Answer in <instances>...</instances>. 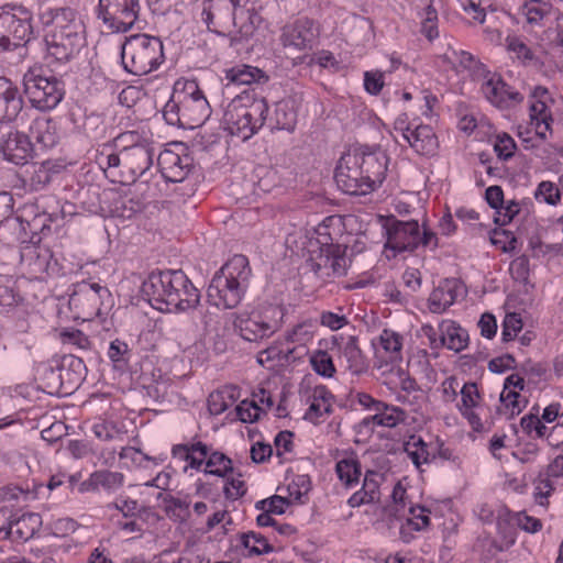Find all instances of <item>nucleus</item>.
<instances>
[{"instance_id":"1","label":"nucleus","mask_w":563,"mask_h":563,"mask_svg":"<svg viewBox=\"0 0 563 563\" xmlns=\"http://www.w3.org/2000/svg\"><path fill=\"white\" fill-rule=\"evenodd\" d=\"M41 23L49 27L45 35L47 52L58 62H67L85 45V24L69 7H42Z\"/></svg>"},{"instance_id":"2","label":"nucleus","mask_w":563,"mask_h":563,"mask_svg":"<svg viewBox=\"0 0 563 563\" xmlns=\"http://www.w3.org/2000/svg\"><path fill=\"white\" fill-rule=\"evenodd\" d=\"M141 290L148 302L159 310L163 308L156 305L164 303L167 310L186 311L196 308L200 300L198 289L180 269L150 274Z\"/></svg>"},{"instance_id":"3","label":"nucleus","mask_w":563,"mask_h":563,"mask_svg":"<svg viewBox=\"0 0 563 563\" xmlns=\"http://www.w3.org/2000/svg\"><path fill=\"white\" fill-rule=\"evenodd\" d=\"M342 227L341 217H328L318 227L316 241L309 242L307 266L321 279L346 274L349 266V260L345 256L346 246L334 243V238L329 231L331 228L340 231Z\"/></svg>"},{"instance_id":"4","label":"nucleus","mask_w":563,"mask_h":563,"mask_svg":"<svg viewBox=\"0 0 563 563\" xmlns=\"http://www.w3.org/2000/svg\"><path fill=\"white\" fill-rule=\"evenodd\" d=\"M268 104L264 98L239 97L232 100L223 114L224 129L242 141L249 140L264 125Z\"/></svg>"},{"instance_id":"5","label":"nucleus","mask_w":563,"mask_h":563,"mask_svg":"<svg viewBox=\"0 0 563 563\" xmlns=\"http://www.w3.org/2000/svg\"><path fill=\"white\" fill-rule=\"evenodd\" d=\"M121 59L128 73L147 75L164 59L163 43L158 37L147 34L130 35L122 44Z\"/></svg>"},{"instance_id":"6","label":"nucleus","mask_w":563,"mask_h":563,"mask_svg":"<svg viewBox=\"0 0 563 563\" xmlns=\"http://www.w3.org/2000/svg\"><path fill=\"white\" fill-rule=\"evenodd\" d=\"M23 88L30 103L41 110H52L62 101L64 84L43 68H30L23 76Z\"/></svg>"},{"instance_id":"7","label":"nucleus","mask_w":563,"mask_h":563,"mask_svg":"<svg viewBox=\"0 0 563 563\" xmlns=\"http://www.w3.org/2000/svg\"><path fill=\"white\" fill-rule=\"evenodd\" d=\"M283 309L276 305H263L250 313L240 314L234 327L241 338L249 342H260L271 338L282 327Z\"/></svg>"},{"instance_id":"8","label":"nucleus","mask_w":563,"mask_h":563,"mask_svg":"<svg viewBox=\"0 0 563 563\" xmlns=\"http://www.w3.org/2000/svg\"><path fill=\"white\" fill-rule=\"evenodd\" d=\"M140 12V0H99L96 9L97 18L113 33L130 31Z\"/></svg>"},{"instance_id":"9","label":"nucleus","mask_w":563,"mask_h":563,"mask_svg":"<svg viewBox=\"0 0 563 563\" xmlns=\"http://www.w3.org/2000/svg\"><path fill=\"white\" fill-rule=\"evenodd\" d=\"M31 12L22 7L0 12V52L26 43L32 35Z\"/></svg>"},{"instance_id":"10","label":"nucleus","mask_w":563,"mask_h":563,"mask_svg":"<svg viewBox=\"0 0 563 563\" xmlns=\"http://www.w3.org/2000/svg\"><path fill=\"white\" fill-rule=\"evenodd\" d=\"M180 97V109L183 111V128L195 129L201 126L210 117L211 108L203 92L195 80L183 84Z\"/></svg>"},{"instance_id":"11","label":"nucleus","mask_w":563,"mask_h":563,"mask_svg":"<svg viewBox=\"0 0 563 563\" xmlns=\"http://www.w3.org/2000/svg\"><path fill=\"white\" fill-rule=\"evenodd\" d=\"M109 296V290L100 284L82 280L75 285L68 305L77 318L89 320L100 314L103 298Z\"/></svg>"},{"instance_id":"12","label":"nucleus","mask_w":563,"mask_h":563,"mask_svg":"<svg viewBox=\"0 0 563 563\" xmlns=\"http://www.w3.org/2000/svg\"><path fill=\"white\" fill-rule=\"evenodd\" d=\"M334 179L338 187L349 195H366L372 187L358 163L357 155L349 153L343 155L335 168Z\"/></svg>"},{"instance_id":"13","label":"nucleus","mask_w":563,"mask_h":563,"mask_svg":"<svg viewBox=\"0 0 563 563\" xmlns=\"http://www.w3.org/2000/svg\"><path fill=\"white\" fill-rule=\"evenodd\" d=\"M33 154L30 137L10 124H0V155L14 165H25Z\"/></svg>"},{"instance_id":"14","label":"nucleus","mask_w":563,"mask_h":563,"mask_svg":"<svg viewBox=\"0 0 563 563\" xmlns=\"http://www.w3.org/2000/svg\"><path fill=\"white\" fill-rule=\"evenodd\" d=\"M234 0H206L202 8V20L208 30L225 34L232 33Z\"/></svg>"},{"instance_id":"15","label":"nucleus","mask_w":563,"mask_h":563,"mask_svg":"<svg viewBox=\"0 0 563 563\" xmlns=\"http://www.w3.org/2000/svg\"><path fill=\"white\" fill-rule=\"evenodd\" d=\"M246 288L239 283L229 280L228 278L216 274L208 287V300L224 309L235 308L242 300Z\"/></svg>"},{"instance_id":"16","label":"nucleus","mask_w":563,"mask_h":563,"mask_svg":"<svg viewBox=\"0 0 563 563\" xmlns=\"http://www.w3.org/2000/svg\"><path fill=\"white\" fill-rule=\"evenodd\" d=\"M419 224L417 221H395L387 229L386 247L397 252H412L418 247Z\"/></svg>"},{"instance_id":"17","label":"nucleus","mask_w":563,"mask_h":563,"mask_svg":"<svg viewBox=\"0 0 563 563\" xmlns=\"http://www.w3.org/2000/svg\"><path fill=\"white\" fill-rule=\"evenodd\" d=\"M314 38L313 21L308 18L297 19L283 27L282 43L285 47L305 51L312 47Z\"/></svg>"},{"instance_id":"18","label":"nucleus","mask_w":563,"mask_h":563,"mask_svg":"<svg viewBox=\"0 0 563 563\" xmlns=\"http://www.w3.org/2000/svg\"><path fill=\"white\" fill-rule=\"evenodd\" d=\"M485 98L499 109H509L523 101V96L514 90L501 77L493 76L482 85Z\"/></svg>"},{"instance_id":"19","label":"nucleus","mask_w":563,"mask_h":563,"mask_svg":"<svg viewBox=\"0 0 563 563\" xmlns=\"http://www.w3.org/2000/svg\"><path fill=\"white\" fill-rule=\"evenodd\" d=\"M154 150L150 144L122 151L123 175L128 181H135L153 165Z\"/></svg>"},{"instance_id":"20","label":"nucleus","mask_w":563,"mask_h":563,"mask_svg":"<svg viewBox=\"0 0 563 563\" xmlns=\"http://www.w3.org/2000/svg\"><path fill=\"white\" fill-rule=\"evenodd\" d=\"M52 253L45 247L35 243H23L20 249V263L25 271L40 277L42 274H49Z\"/></svg>"},{"instance_id":"21","label":"nucleus","mask_w":563,"mask_h":563,"mask_svg":"<svg viewBox=\"0 0 563 563\" xmlns=\"http://www.w3.org/2000/svg\"><path fill=\"white\" fill-rule=\"evenodd\" d=\"M23 109L18 88L8 79L0 78V124L13 122Z\"/></svg>"},{"instance_id":"22","label":"nucleus","mask_w":563,"mask_h":563,"mask_svg":"<svg viewBox=\"0 0 563 563\" xmlns=\"http://www.w3.org/2000/svg\"><path fill=\"white\" fill-rule=\"evenodd\" d=\"M157 163L163 177L170 183L183 181L191 167V158L188 155L180 156L168 150L158 155Z\"/></svg>"},{"instance_id":"23","label":"nucleus","mask_w":563,"mask_h":563,"mask_svg":"<svg viewBox=\"0 0 563 563\" xmlns=\"http://www.w3.org/2000/svg\"><path fill=\"white\" fill-rule=\"evenodd\" d=\"M372 190L383 183L387 172L388 156L385 152H354Z\"/></svg>"},{"instance_id":"24","label":"nucleus","mask_w":563,"mask_h":563,"mask_svg":"<svg viewBox=\"0 0 563 563\" xmlns=\"http://www.w3.org/2000/svg\"><path fill=\"white\" fill-rule=\"evenodd\" d=\"M232 32L235 30L242 36H251L261 22V16L250 0H234Z\"/></svg>"},{"instance_id":"25","label":"nucleus","mask_w":563,"mask_h":563,"mask_svg":"<svg viewBox=\"0 0 563 563\" xmlns=\"http://www.w3.org/2000/svg\"><path fill=\"white\" fill-rule=\"evenodd\" d=\"M459 289H461V284L457 279L442 280L428 299L430 311L433 313L444 312L456 300Z\"/></svg>"},{"instance_id":"26","label":"nucleus","mask_w":563,"mask_h":563,"mask_svg":"<svg viewBox=\"0 0 563 563\" xmlns=\"http://www.w3.org/2000/svg\"><path fill=\"white\" fill-rule=\"evenodd\" d=\"M408 144L420 155H433L438 148V139L430 125H417L408 133Z\"/></svg>"},{"instance_id":"27","label":"nucleus","mask_w":563,"mask_h":563,"mask_svg":"<svg viewBox=\"0 0 563 563\" xmlns=\"http://www.w3.org/2000/svg\"><path fill=\"white\" fill-rule=\"evenodd\" d=\"M41 527L42 518L38 514H23L16 520H11L9 539L19 542H25L33 538Z\"/></svg>"},{"instance_id":"28","label":"nucleus","mask_w":563,"mask_h":563,"mask_svg":"<svg viewBox=\"0 0 563 563\" xmlns=\"http://www.w3.org/2000/svg\"><path fill=\"white\" fill-rule=\"evenodd\" d=\"M379 473L367 471L362 488L354 493L347 500L350 507L355 508L364 504H371L379 500Z\"/></svg>"},{"instance_id":"29","label":"nucleus","mask_w":563,"mask_h":563,"mask_svg":"<svg viewBox=\"0 0 563 563\" xmlns=\"http://www.w3.org/2000/svg\"><path fill=\"white\" fill-rule=\"evenodd\" d=\"M30 134L44 148L54 147L59 139L56 123L46 117H37L32 121Z\"/></svg>"},{"instance_id":"30","label":"nucleus","mask_w":563,"mask_h":563,"mask_svg":"<svg viewBox=\"0 0 563 563\" xmlns=\"http://www.w3.org/2000/svg\"><path fill=\"white\" fill-rule=\"evenodd\" d=\"M216 274L228 278L231 280V283L236 282L241 286L247 288L251 277L249 260L242 254H236L230 258Z\"/></svg>"},{"instance_id":"31","label":"nucleus","mask_w":563,"mask_h":563,"mask_svg":"<svg viewBox=\"0 0 563 563\" xmlns=\"http://www.w3.org/2000/svg\"><path fill=\"white\" fill-rule=\"evenodd\" d=\"M531 124L536 128V134L541 140H547V132H552V113L545 100L532 101L529 107Z\"/></svg>"},{"instance_id":"32","label":"nucleus","mask_w":563,"mask_h":563,"mask_svg":"<svg viewBox=\"0 0 563 563\" xmlns=\"http://www.w3.org/2000/svg\"><path fill=\"white\" fill-rule=\"evenodd\" d=\"M124 476L119 472L96 471L89 478L82 482L81 488L86 490H97L100 487L106 490H115L123 485Z\"/></svg>"},{"instance_id":"33","label":"nucleus","mask_w":563,"mask_h":563,"mask_svg":"<svg viewBox=\"0 0 563 563\" xmlns=\"http://www.w3.org/2000/svg\"><path fill=\"white\" fill-rule=\"evenodd\" d=\"M225 78L236 85L265 84L269 79L265 71L250 65H239L228 69Z\"/></svg>"},{"instance_id":"34","label":"nucleus","mask_w":563,"mask_h":563,"mask_svg":"<svg viewBox=\"0 0 563 563\" xmlns=\"http://www.w3.org/2000/svg\"><path fill=\"white\" fill-rule=\"evenodd\" d=\"M341 357L345 361L347 369L352 374H361L367 369L366 360L357 345L356 336H349L342 347Z\"/></svg>"},{"instance_id":"35","label":"nucleus","mask_w":563,"mask_h":563,"mask_svg":"<svg viewBox=\"0 0 563 563\" xmlns=\"http://www.w3.org/2000/svg\"><path fill=\"white\" fill-rule=\"evenodd\" d=\"M311 404L305 413V419L316 421L323 413H330L332 406L330 399L332 398L331 393L324 386L314 387L311 395Z\"/></svg>"},{"instance_id":"36","label":"nucleus","mask_w":563,"mask_h":563,"mask_svg":"<svg viewBox=\"0 0 563 563\" xmlns=\"http://www.w3.org/2000/svg\"><path fill=\"white\" fill-rule=\"evenodd\" d=\"M404 450L417 468H420L422 464L432 462L435 457V453L430 451L429 444L416 435H411L405 442Z\"/></svg>"},{"instance_id":"37","label":"nucleus","mask_w":563,"mask_h":563,"mask_svg":"<svg viewBox=\"0 0 563 563\" xmlns=\"http://www.w3.org/2000/svg\"><path fill=\"white\" fill-rule=\"evenodd\" d=\"M468 341L467 331L461 328L455 322H449L442 325L441 329V343L449 350L460 352L466 347Z\"/></svg>"},{"instance_id":"38","label":"nucleus","mask_w":563,"mask_h":563,"mask_svg":"<svg viewBox=\"0 0 563 563\" xmlns=\"http://www.w3.org/2000/svg\"><path fill=\"white\" fill-rule=\"evenodd\" d=\"M402 344L404 338L398 332L389 329H384L379 335V346L387 354L389 362H400L402 360Z\"/></svg>"},{"instance_id":"39","label":"nucleus","mask_w":563,"mask_h":563,"mask_svg":"<svg viewBox=\"0 0 563 563\" xmlns=\"http://www.w3.org/2000/svg\"><path fill=\"white\" fill-rule=\"evenodd\" d=\"M241 544L249 550V555H262L274 551L267 539L254 531L242 533Z\"/></svg>"},{"instance_id":"40","label":"nucleus","mask_w":563,"mask_h":563,"mask_svg":"<svg viewBox=\"0 0 563 563\" xmlns=\"http://www.w3.org/2000/svg\"><path fill=\"white\" fill-rule=\"evenodd\" d=\"M335 471L340 481L343 482L346 487H351L354 483L358 482L361 464L357 460L344 459L336 463Z\"/></svg>"},{"instance_id":"41","label":"nucleus","mask_w":563,"mask_h":563,"mask_svg":"<svg viewBox=\"0 0 563 563\" xmlns=\"http://www.w3.org/2000/svg\"><path fill=\"white\" fill-rule=\"evenodd\" d=\"M372 419L373 424L394 428L405 421L406 412L399 407L387 405V409L376 411V413L372 416Z\"/></svg>"},{"instance_id":"42","label":"nucleus","mask_w":563,"mask_h":563,"mask_svg":"<svg viewBox=\"0 0 563 563\" xmlns=\"http://www.w3.org/2000/svg\"><path fill=\"white\" fill-rule=\"evenodd\" d=\"M232 461L221 452H212L206 460L205 472L211 475L223 477L232 472Z\"/></svg>"},{"instance_id":"43","label":"nucleus","mask_w":563,"mask_h":563,"mask_svg":"<svg viewBox=\"0 0 563 563\" xmlns=\"http://www.w3.org/2000/svg\"><path fill=\"white\" fill-rule=\"evenodd\" d=\"M179 81L176 82L175 93L163 109V117L169 125L183 128V111L180 109V97H178Z\"/></svg>"},{"instance_id":"44","label":"nucleus","mask_w":563,"mask_h":563,"mask_svg":"<svg viewBox=\"0 0 563 563\" xmlns=\"http://www.w3.org/2000/svg\"><path fill=\"white\" fill-rule=\"evenodd\" d=\"M165 511L179 517L183 521L190 517V499L188 496L185 498L174 497L173 495L164 496Z\"/></svg>"},{"instance_id":"45","label":"nucleus","mask_w":563,"mask_h":563,"mask_svg":"<svg viewBox=\"0 0 563 563\" xmlns=\"http://www.w3.org/2000/svg\"><path fill=\"white\" fill-rule=\"evenodd\" d=\"M519 393L515 390H503L500 394V406L497 409L499 415L506 416L507 419H512L516 415L521 412V408L519 406Z\"/></svg>"},{"instance_id":"46","label":"nucleus","mask_w":563,"mask_h":563,"mask_svg":"<svg viewBox=\"0 0 563 563\" xmlns=\"http://www.w3.org/2000/svg\"><path fill=\"white\" fill-rule=\"evenodd\" d=\"M310 363L314 372L324 377H332L335 373L332 357L327 351L319 350L310 357Z\"/></svg>"},{"instance_id":"47","label":"nucleus","mask_w":563,"mask_h":563,"mask_svg":"<svg viewBox=\"0 0 563 563\" xmlns=\"http://www.w3.org/2000/svg\"><path fill=\"white\" fill-rule=\"evenodd\" d=\"M511 277L518 282L523 284L525 287H533L532 284H530L529 275H530V267H529V258L527 255L522 254L518 257H516L511 263L509 267Z\"/></svg>"},{"instance_id":"48","label":"nucleus","mask_w":563,"mask_h":563,"mask_svg":"<svg viewBox=\"0 0 563 563\" xmlns=\"http://www.w3.org/2000/svg\"><path fill=\"white\" fill-rule=\"evenodd\" d=\"M276 124L279 129L291 131L296 124V112L287 101H280L275 109Z\"/></svg>"},{"instance_id":"49","label":"nucleus","mask_w":563,"mask_h":563,"mask_svg":"<svg viewBox=\"0 0 563 563\" xmlns=\"http://www.w3.org/2000/svg\"><path fill=\"white\" fill-rule=\"evenodd\" d=\"M316 321L311 319L306 320L292 328V330L287 335V340L292 343L303 344L312 339Z\"/></svg>"},{"instance_id":"50","label":"nucleus","mask_w":563,"mask_h":563,"mask_svg":"<svg viewBox=\"0 0 563 563\" xmlns=\"http://www.w3.org/2000/svg\"><path fill=\"white\" fill-rule=\"evenodd\" d=\"M113 143L114 147L119 151H126L139 145L150 144V142L136 131H126L119 134Z\"/></svg>"},{"instance_id":"51","label":"nucleus","mask_w":563,"mask_h":563,"mask_svg":"<svg viewBox=\"0 0 563 563\" xmlns=\"http://www.w3.org/2000/svg\"><path fill=\"white\" fill-rule=\"evenodd\" d=\"M311 489V481L308 475H297L288 485V497L294 501L301 503V497L307 495Z\"/></svg>"},{"instance_id":"52","label":"nucleus","mask_w":563,"mask_h":563,"mask_svg":"<svg viewBox=\"0 0 563 563\" xmlns=\"http://www.w3.org/2000/svg\"><path fill=\"white\" fill-rule=\"evenodd\" d=\"M462 405L459 406L463 415H467L472 408L477 406L479 393L475 383H466L461 388Z\"/></svg>"},{"instance_id":"53","label":"nucleus","mask_w":563,"mask_h":563,"mask_svg":"<svg viewBox=\"0 0 563 563\" xmlns=\"http://www.w3.org/2000/svg\"><path fill=\"white\" fill-rule=\"evenodd\" d=\"M522 330V320L518 313H507L503 322V341H512Z\"/></svg>"},{"instance_id":"54","label":"nucleus","mask_w":563,"mask_h":563,"mask_svg":"<svg viewBox=\"0 0 563 563\" xmlns=\"http://www.w3.org/2000/svg\"><path fill=\"white\" fill-rule=\"evenodd\" d=\"M537 200L542 199L551 206H555L561 198L559 188L551 181H541L536 190Z\"/></svg>"},{"instance_id":"55","label":"nucleus","mask_w":563,"mask_h":563,"mask_svg":"<svg viewBox=\"0 0 563 563\" xmlns=\"http://www.w3.org/2000/svg\"><path fill=\"white\" fill-rule=\"evenodd\" d=\"M141 211V205L131 198L119 197L114 202L113 213L117 217L130 219Z\"/></svg>"},{"instance_id":"56","label":"nucleus","mask_w":563,"mask_h":563,"mask_svg":"<svg viewBox=\"0 0 563 563\" xmlns=\"http://www.w3.org/2000/svg\"><path fill=\"white\" fill-rule=\"evenodd\" d=\"M516 148V143L509 134L503 133L497 135L494 150L500 159L507 161L511 158L515 154Z\"/></svg>"},{"instance_id":"57","label":"nucleus","mask_w":563,"mask_h":563,"mask_svg":"<svg viewBox=\"0 0 563 563\" xmlns=\"http://www.w3.org/2000/svg\"><path fill=\"white\" fill-rule=\"evenodd\" d=\"M261 411V407L255 401L244 400L236 407L238 417L242 422H255L258 420Z\"/></svg>"},{"instance_id":"58","label":"nucleus","mask_w":563,"mask_h":563,"mask_svg":"<svg viewBox=\"0 0 563 563\" xmlns=\"http://www.w3.org/2000/svg\"><path fill=\"white\" fill-rule=\"evenodd\" d=\"M384 87V74L376 71H365L364 74V88L365 90L373 95L377 96Z\"/></svg>"},{"instance_id":"59","label":"nucleus","mask_w":563,"mask_h":563,"mask_svg":"<svg viewBox=\"0 0 563 563\" xmlns=\"http://www.w3.org/2000/svg\"><path fill=\"white\" fill-rule=\"evenodd\" d=\"M538 2L539 0H530L520 8L521 13L530 24L539 23L545 15L544 10L538 5Z\"/></svg>"},{"instance_id":"60","label":"nucleus","mask_w":563,"mask_h":563,"mask_svg":"<svg viewBox=\"0 0 563 563\" xmlns=\"http://www.w3.org/2000/svg\"><path fill=\"white\" fill-rule=\"evenodd\" d=\"M426 512L429 511L423 507H410L412 517L407 520V525L417 531L426 529L430 525V518Z\"/></svg>"},{"instance_id":"61","label":"nucleus","mask_w":563,"mask_h":563,"mask_svg":"<svg viewBox=\"0 0 563 563\" xmlns=\"http://www.w3.org/2000/svg\"><path fill=\"white\" fill-rule=\"evenodd\" d=\"M174 456H179L185 461L189 462V466L195 470H200L202 464L205 463V459L198 457L190 452L189 445L187 444H177L173 448Z\"/></svg>"},{"instance_id":"62","label":"nucleus","mask_w":563,"mask_h":563,"mask_svg":"<svg viewBox=\"0 0 563 563\" xmlns=\"http://www.w3.org/2000/svg\"><path fill=\"white\" fill-rule=\"evenodd\" d=\"M64 343L76 345L78 349L86 350L89 347L88 338L77 329L64 330L60 333Z\"/></svg>"},{"instance_id":"63","label":"nucleus","mask_w":563,"mask_h":563,"mask_svg":"<svg viewBox=\"0 0 563 563\" xmlns=\"http://www.w3.org/2000/svg\"><path fill=\"white\" fill-rule=\"evenodd\" d=\"M67 434V426L62 421L52 423L48 428L42 430L41 437L48 443H54Z\"/></svg>"},{"instance_id":"64","label":"nucleus","mask_w":563,"mask_h":563,"mask_svg":"<svg viewBox=\"0 0 563 563\" xmlns=\"http://www.w3.org/2000/svg\"><path fill=\"white\" fill-rule=\"evenodd\" d=\"M93 434L102 440V441H112L118 438L121 439V433L119 430L111 423L101 422L97 423L92 427Z\"/></svg>"}]
</instances>
